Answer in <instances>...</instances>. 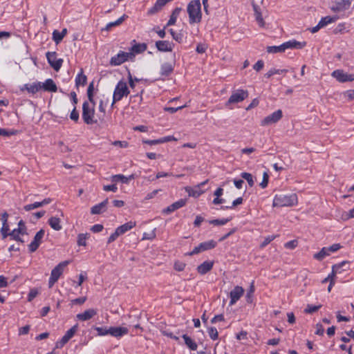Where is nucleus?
Returning <instances> with one entry per match:
<instances>
[{"label": "nucleus", "mask_w": 354, "mask_h": 354, "mask_svg": "<svg viewBox=\"0 0 354 354\" xmlns=\"http://www.w3.org/2000/svg\"><path fill=\"white\" fill-rule=\"evenodd\" d=\"M189 24H198L202 20L201 3L200 0H192L187 7Z\"/></svg>", "instance_id": "obj_1"}, {"label": "nucleus", "mask_w": 354, "mask_h": 354, "mask_svg": "<svg viewBox=\"0 0 354 354\" xmlns=\"http://www.w3.org/2000/svg\"><path fill=\"white\" fill-rule=\"evenodd\" d=\"M129 93L127 83L122 80L119 81L113 92L111 107L114 106L115 102L120 101L123 97H127Z\"/></svg>", "instance_id": "obj_2"}, {"label": "nucleus", "mask_w": 354, "mask_h": 354, "mask_svg": "<svg viewBox=\"0 0 354 354\" xmlns=\"http://www.w3.org/2000/svg\"><path fill=\"white\" fill-rule=\"evenodd\" d=\"M95 109L91 107L88 102L84 101L82 104V119L86 124H96L97 120L95 119Z\"/></svg>", "instance_id": "obj_3"}, {"label": "nucleus", "mask_w": 354, "mask_h": 354, "mask_svg": "<svg viewBox=\"0 0 354 354\" xmlns=\"http://www.w3.org/2000/svg\"><path fill=\"white\" fill-rule=\"evenodd\" d=\"M70 263V261H64L56 266L51 271L48 281V287L52 288L62 274L64 269Z\"/></svg>", "instance_id": "obj_4"}, {"label": "nucleus", "mask_w": 354, "mask_h": 354, "mask_svg": "<svg viewBox=\"0 0 354 354\" xmlns=\"http://www.w3.org/2000/svg\"><path fill=\"white\" fill-rule=\"evenodd\" d=\"M283 117V112L281 109L277 110L272 113L265 117L261 120V126H270L278 122Z\"/></svg>", "instance_id": "obj_5"}, {"label": "nucleus", "mask_w": 354, "mask_h": 354, "mask_svg": "<svg viewBox=\"0 0 354 354\" xmlns=\"http://www.w3.org/2000/svg\"><path fill=\"white\" fill-rule=\"evenodd\" d=\"M134 55L132 53L120 51L116 55L112 57L110 60L111 66H119L129 59H133Z\"/></svg>", "instance_id": "obj_6"}, {"label": "nucleus", "mask_w": 354, "mask_h": 354, "mask_svg": "<svg viewBox=\"0 0 354 354\" xmlns=\"http://www.w3.org/2000/svg\"><path fill=\"white\" fill-rule=\"evenodd\" d=\"M331 76L342 83L354 81V74H348L341 69L333 71Z\"/></svg>", "instance_id": "obj_7"}, {"label": "nucleus", "mask_w": 354, "mask_h": 354, "mask_svg": "<svg viewBox=\"0 0 354 354\" xmlns=\"http://www.w3.org/2000/svg\"><path fill=\"white\" fill-rule=\"evenodd\" d=\"M46 56L50 66L55 71H58L62 67L63 59H57L56 52H47Z\"/></svg>", "instance_id": "obj_8"}, {"label": "nucleus", "mask_w": 354, "mask_h": 354, "mask_svg": "<svg viewBox=\"0 0 354 354\" xmlns=\"http://www.w3.org/2000/svg\"><path fill=\"white\" fill-rule=\"evenodd\" d=\"M248 97V92L246 90L239 89L233 93L228 99L226 104L239 103L243 101Z\"/></svg>", "instance_id": "obj_9"}, {"label": "nucleus", "mask_w": 354, "mask_h": 354, "mask_svg": "<svg viewBox=\"0 0 354 354\" xmlns=\"http://www.w3.org/2000/svg\"><path fill=\"white\" fill-rule=\"evenodd\" d=\"M351 6V0H335L330 9L334 12H339L348 10Z\"/></svg>", "instance_id": "obj_10"}, {"label": "nucleus", "mask_w": 354, "mask_h": 354, "mask_svg": "<svg viewBox=\"0 0 354 354\" xmlns=\"http://www.w3.org/2000/svg\"><path fill=\"white\" fill-rule=\"evenodd\" d=\"M44 234L45 231L43 229H41L37 232L33 241L28 245L30 252H34L38 249L41 243V240L44 236Z\"/></svg>", "instance_id": "obj_11"}, {"label": "nucleus", "mask_w": 354, "mask_h": 354, "mask_svg": "<svg viewBox=\"0 0 354 354\" xmlns=\"http://www.w3.org/2000/svg\"><path fill=\"white\" fill-rule=\"evenodd\" d=\"M187 203V199L186 198H181L178 200L176 202H174L167 207L165 208L162 210V213L165 214H171V212H174L176 209H178L183 207H184Z\"/></svg>", "instance_id": "obj_12"}, {"label": "nucleus", "mask_w": 354, "mask_h": 354, "mask_svg": "<svg viewBox=\"0 0 354 354\" xmlns=\"http://www.w3.org/2000/svg\"><path fill=\"white\" fill-rule=\"evenodd\" d=\"M156 47L160 52H171L174 44L167 40H159L156 42Z\"/></svg>", "instance_id": "obj_13"}, {"label": "nucleus", "mask_w": 354, "mask_h": 354, "mask_svg": "<svg viewBox=\"0 0 354 354\" xmlns=\"http://www.w3.org/2000/svg\"><path fill=\"white\" fill-rule=\"evenodd\" d=\"M244 292V290L242 287L236 286L230 292V305H234L243 295Z\"/></svg>", "instance_id": "obj_14"}, {"label": "nucleus", "mask_w": 354, "mask_h": 354, "mask_svg": "<svg viewBox=\"0 0 354 354\" xmlns=\"http://www.w3.org/2000/svg\"><path fill=\"white\" fill-rule=\"evenodd\" d=\"M41 89V82H34L32 84H26L20 88L21 91H27L29 93L32 95L37 93Z\"/></svg>", "instance_id": "obj_15"}, {"label": "nucleus", "mask_w": 354, "mask_h": 354, "mask_svg": "<svg viewBox=\"0 0 354 354\" xmlns=\"http://www.w3.org/2000/svg\"><path fill=\"white\" fill-rule=\"evenodd\" d=\"M97 313V310L94 308H89L86 310L82 313H79L76 315V317L80 321H87L91 319Z\"/></svg>", "instance_id": "obj_16"}, {"label": "nucleus", "mask_w": 354, "mask_h": 354, "mask_svg": "<svg viewBox=\"0 0 354 354\" xmlns=\"http://www.w3.org/2000/svg\"><path fill=\"white\" fill-rule=\"evenodd\" d=\"M109 203L108 198H106L104 201L101 202L100 203L94 205L91 209V213L92 214H100L106 211V206Z\"/></svg>", "instance_id": "obj_17"}, {"label": "nucleus", "mask_w": 354, "mask_h": 354, "mask_svg": "<svg viewBox=\"0 0 354 354\" xmlns=\"http://www.w3.org/2000/svg\"><path fill=\"white\" fill-rule=\"evenodd\" d=\"M288 205V196L284 194H277L273 201L274 207H285Z\"/></svg>", "instance_id": "obj_18"}, {"label": "nucleus", "mask_w": 354, "mask_h": 354, "mask_svg": "<svg viewBox=\"0 0 354 354\" xmlns=\"http://www.w3.org/2000/svg\"><path fill=\"white\" fill-rule=\"evenodd\" d=\"M213 266L214 261H204L197 267V271L201 274H205L212 269Z\"/></svg>", "instance_id": "obj_19"}, {"label": "nucleus", "mask_w": 354, "mask_h": 354, "mask_svg": "<svg viewBox=\"0 0 354 354\" xmlns=\"http://www.w3.org/2000/svg\"><path fill=\"white\" fill-rule=\"evenodd\" d=\"M128 333V329L125 327H110L109 335L118 337Z\"/></svg>", "instance_id": "obj_20"}, {"label": "nucleus", "mask_w": 354, "mask_h": 354, "mask_svg": "<svg viewBox=\"0 0 354 354\" xmlns=\"http://www.w3.org/2000/svg\"><path fill=\"white\" fill-rule=\"evenodd\" d=\"M132 179H134L133 174H131L128 177L124 176L123 174H116V175H113L111 177L112 182H114V183L121 182L122 183H124V184H128L129 183V180H131Z\"/></svg>", "instance_id": "obj_21"}, {"label": "nucleus", "mask_w": 354, "mask_h": 354, "mask_svg": "<svg viewBox=\"0 0 354 354\" xmlns=\"http://www.w3.org/2000/svg\"><path fill=\"white\" fill-rule=\"evenodd\" d=\"M181 10H182V8L180 7H176V8H174L173 10L167 24H166V26H165V28H166L168 26L174 25L176 24V19L178 17Z\"/></svg>", "instance_id": "obj_22"}, {"label": "nucleus", "mask_w": 354, "mask_h": 354, "mask_svg": "<svg viewBox=\"0 0 354 354\" xmlns=\"http://www.w3.org/2000/svg\"><path fill=\"white\" fill-rule=\"evenodd\" d=\"M41 88L49 92H56L57 91V85L52 79H47L45 82L41 84Z\"/></svg>", "instance_id": "obj_23"}, {"label": "nucleus", "mask_w": 354, "mask_h": 354, "mask_svg": "<svg viewBox=\"0 0 354 354\" xmlns=\"http://www.w3.org/2000/svg\"><path fill=\"white\" fill-rule=\"evenodd\" d=\"M288 49V41L283 43L280 46H272L267 47V52L268 53H283Z\"/></svg>", "instance_id": "obj_24"}, {"label": "nucleus", "mask_w": 354, "mask_h": 354, "mask_svg": "<svg viewBox=\"0 0 354 354\" xmlns=\"http://www.w3.org/2000/svg\"><path fill=\"white\" fill-rule=\"evenodd\" d=\"M174 65L169 62H165L161 65L160 74L162 76H169L174 71Z\"/></svg>", "instance_id": "obj_25"}, {"label": "nucleus", "mask_w": 354, "mask_h": 354, "mask_svg": "<svg viewBox=\"0 0 354 354\" xmlns=\"http://www.w3.org/2000/svg\"><path fill=\"white\" fill-rule=\"evenodd\" d=\"M147 48L145 43L136 44L131 48V52L135 56V54H140L145 52Z\"/></svg>", "instance_id": "obj_26"}, {"label": "nucleus", "mask_w": 354, "mask_h": 354, "mask_svg": "<svg viewBox=\"0 0 354 354\" xmlns=\"http://www.w3.org/2000/svg\"><path fill=\"white\" fill-rule=\"evenodd\" d=\"M67 34V29L64 28L62 32H59L58 30H55L53 32V39L54 41L58 44L62 41L63 38L65 37V35Z\"/></svg>", "instance_id": "obj_27"}, {"label": "nucleus", "mask_w": 354, "mask_h": 354, "mask_svg": "<svg viewBox=\"0 0 354 354\" xmlns=\"http://www.w3.org/2000/svg\"><path fill=\"white\" fill-rule=\"evenodd\" d=\"M185 190L187 192L189 196L194 198L198 197L205 192V191L202 190L199 187H198V185L196 186L194 189L189 187H185Z\"/></svg>", "instance_id": "obj_28"}, {"label": "nucleus", "mask_w": 354, "mask_h": 354, "mask_svg": "<svg viewBox=\"0 0 354 354\" xmlns=\"http://www.w3.org/2000/svg\"><path fill=\"white\" fill-rule=\"evenodd\" d=\"M330 254L327 247H324L321 250L313 255V258L317 261H322L324 258L329 256Z\"/></svg>", "instance_id": "obj_29"}, {"label": "nucleus", "mask_w": 354, "mask_h": 354, "mask_svg": "<svg viewBox=\"0 0 354 354\" xmlns=\"http://www.w3.org/2000/svg\"><path fill=\"white\" fill-rule=\"evenodd\" d=\"M136 226V222L129 221L124 225H122L117 227L116 229L120 232V234L122 235L127 232V231L131 230L133 227Z\"/></svg>", "instance_id": "obj_30"}, {"label": "nucleus", "mask_w": 354, "mask_h": 354, "mask_svg": "<svg viewBox=\"0 0 354 354\" xmlns=\"http://www.w3.org/2000/svg\"><path fill=\"white\" fill-rule=\"evenodd\" d=\"M49 225L55 230L59 231L62 227L60 224V219L56 216H53L48 220Z\"/></svg>", "instance_id": "obj_31"}, {"label": "nucleus", "mask_w": 354, "mask_h": 354, "mask_svg": "<svg viewBox=\"0 0 354 354\" xmlns=\"http://www.w3.org/2000/svg\"><path fill=\"white\" fill-rule=\"evenodd\" d=\"M337 19H338L337 17L326 16V17H322L318 23L319 24V26H321L322 28L328 24L334 23Z\"/></svg>", "instance_id": "obj_32"}, {"label": "nucleus", "mask_w": 354, "mask_h": 354, "mask_svg": "<svg viewBox=\"0 0 354 354\" xmlns=\"http://www.w3.org/2000/svg\"><path fill=\"white\" fill-rule=\"evenodd\" d=\"M306 46V41H299L295 39L289 40V49H301Z\"/></svg>", "instance_id": "obj_33"}, {"label": "nucleus", "mask_w": 354, "mask_h": 354, "mask_svg": "<svg viewBox=\"0 0 354 354\" xmlns=\"http://www.w3.org/2000/svg\"><path fill=\"white\" fill-rule=\"evenodd\" d=\"M182 337L185 340V344L192 351L197 349V344L187 334L183 335Z\"/></svg>", "instance_id": "obj_34"}, {"label": "nucleus", "mask_w": 354, "mask_h": 354, "mask_svg": "<svg viewBox=\"0 0 354 354\" xmlns=\"http://www.w3.org/2000/svg\"><path fill=\"white\" fill-rule=\"evenodd\" d=\"M252 6H253V10L254 11L256 20L257 21V22L259 23V24L261 26H263L264 25V21L262 17L261 13L260 12V8L257 5H256L254 2H252Z\"/></svg>", "instance_id": "obj_35"}, {"label": "nucleus", "mask_w": 354, "mask_h": 354, "mask_svg": "<svg viewBox=\"0 0 354 354\" xmlns=\"http://www.w3.org/2000/svg\"><path fill=\"white\" fill-rule=\"evenodd\" d=\"M202 252L214 248L216 246V242L214 240L203 242L199 244Z\"/></svg>", "instance_id": "obj_36"}, {"label": "nucleus", "mask_w": 354, "mask_h": 354, "mask_svg": "<svg viewBox=\"0 0 354 354\" xmlns=\"http://www.w3.org/2000/svg\"><path fill=\"white\" fill-rule=\"evenodd\" d=\"M128 17L127 15H123L120 18H119L118 19H117L116 21H113V22H110L109 23L105 28H104L103 30H111L113 27L114 26H119Z\"/></svg>", "instance_id": "obj_37"}, {"label": "nucleus", "mask_w": 354, "mask_h": 354, "mask_svg": "<svg viewBox=\"0 0 354 354\" xmlns=\"http://www.w3.org/2000/svg\"><path fill=\"white\" fill-rule=\"evenodd\" d=\"M87 77L83 74L82 71L75 78V85L78 87L80 85L84 86L86 84Z\"/></svg>", "instance_id": "obj_38"}, {"label": "nucleus", "mask_w": 354, "mask_h": 354, "mask_svg": "<svg viewBox=\"0 0 354 354\" xmlns=\"http://www.w3.org/2000/svg\"><path fill=\"white\" fill-rule=\"evenodd\" d=\"M90 237V234H79L77 236V245L79 246H86V241Z\"/></svg>", "instance_id": "obj_39"}, {"label": "nucleus", "mask_w": 354, "mask_h": 354, "mask_svg": "<svg viewBox=\"0 0 354 354\" xmlns=\"http://www.w3.org/2000/svg\"><path fill=\"white\" fill-rule=\"evenodd\" d=\"M232 220V217L222 219H213L209 221V223L214 225H223Z\"/></svg>", "instance_id": "obj_40"}, {"label": "nucleus", "mask_w": 354, "mask_h": 354, "mask_svg": "<svg viewBox=\"0 0 354 354\" xmlns=\"http://www.w3.org/2000/svg\"><path fill=\"white\" fill-rule=\"evenodd\" d=\"M322 308V305H312V304H308L306 308L304 310V312L306 313L311 314L313 313L317 312Z\"/></svg>", "instance_id": "obj_41"}, {"label": "nucleus", "mask_w": 354, "mask_h": 354, "mask_svg": "<svg viewBox=\"0 0 354 354\" xmlns=\"http://www.w3.org/2000/svg\"><path fill=\"white\" fill-rule=\"evenodd\" d=\"M241 176L247 180L250 187H252L254 184V181L253 180L252 175L248 172H243L241 174Z\"/></svg>", "instance_id": "obj_42"}, {"label": "nucleus", "mask_w": 354, "mask_h": 354, "mask_svg": "<svg viewBox=\"0 0 354 354\" xmlns=\"http://www.w3.org/2000/svg\"><path fill=\"white\" fill-rule=\"evenodd\" d=\"M333 266H338V274L342 273L343 271H346L349 268V263L348 261H342L341 263L333 265Z\"/></svg>", "instance_id": "obj_43"}, {"label": "nucleus", "mask_w": 354, "mask_h": 354, "mask_svg": "<svg viewBox=\"0 0 354 354\" xmlns=\"http://www.w3.org/2000/svg\"><path fill=\"white\" fill-rule=\"evenodd\" d=\"M18 228H17V233L24 235L27 234V228L25 225V223L23 220H21L18 223Z\"/></svg>", "instance_id": "obj_44"}, {"label": "nucleus", "mask_w": 354, "mask_h": 354, "mask_svg": "<svg viewBox=\"0 0 354 354\" xmlns=\"http://www.w3.org/2000/svg\"><path fill=\"white\" fill-rule=\"evenodd\" d=\"M77 329H78V324H77L74 325L73 326H72L69 330H68L66 332V333L64 334V336H66L67 338L71 339L74 336V335L77 332Z\"/></svg>", "instance_id": "obj_45"}, {"label": "nucleus", "mask_w": 354, "mask_h": 354, "mask_svg": "<svg viewBox=\"0 0 354 354\" xmlns=\"http://www.w3.org/2000/svg\"><path fill=\"white\" fill-rule=\"evenodd\" d=\"M243 198L242 197H239L238 198H236V200H234L232 203V205L230 206H221V209H232V207H236L239 205H241L243 203Z\"/></svg>", "instance_id": "obj_46"}, {"label": "nucleus", "mask_w": 354, "mask_h": 354, "mask_svg": "<svg viewBox=\"0 0 354 354\" xmlns=\"http://www.w3.org/2000/svg\"><path fill=\"white\" fill-rule=\"evenodd\" d=\"M208 334L210 338L213 340H216L218 337V333L217 329L215 327H209L207 329Z\"/></svg>", "instance_id": "obj_47"}, {"label": "nucleus", "mask_w": 354, "mask_h": 354, "mask_svg": "<svg viewBox=\"0 0 354 354\" xmlns=\"http://www.w3.org/2000/svg\"><path fill=\"white\" fill-rule=\"evenodd\" d=\"M169 32L172 36V38L178 41V43H181L183 41V35L180 32H176L173 29L169 30Z\"/></svg>", "instance_id": "obj_48"}, {"label": "nucleus", "mask_w": 354, "mask_h": 354, "mask_svg": "<svg viewBox=\"0 0 354 354\" xmlns=\"http://www.w3.org/2000/svg\"><path fill=\"white\" fill-rule=\"evenodd\" d=\"M9 230H10V229H9V226H8V223H3L2 227L1 229V233L2 235L3 239H6L8 236H10V232H9Z\"/></svg>", "instance_id": "obj_49"}, {"label": "nucleus", "mask_w": 354, "mask_h": 354, "mask_svg": "<svg viewBox=\"0 0 354 354\" xmlns=\"http://www.w3.org/2000/svg\"><path fill=\"white\" fill-rule=\"evenodd\" d=\"M338 266H332L331 272L327 276L328 279H329L330 282L333 281H335L336 275L338 274Z\"/></svg>", "instance_id": "obj_50"}, {"label": "nucleus", "mask_w": 354, "mask_h": 354, "mask_svg": "<svg viewBox=\"0 0 354 354\" xmlns=\"http://www.w3.org/2000/svg\"><path fill=\"white\" fill-rule=\"evenodd\" d=\"M254 292V286L253 283L251 284L250 286V288L247 292L246 295V301L248 303H252V295Z\"/></svg>", "instance_id": "obj_51"}, {"label": "nucleus", "mask_w": 354, "mask_h": 354, "mask_svg": "<svg viewBox=\"0 0 354 354\" xmlns=\"http://www.w3.org/2000/svg\"><path fill=\"white\" fill-rule=\"evenodd\" d=\"M17 133V130H7L5 129H0V136H10L16 135Z\"/></svg>", "instance_id": "obj_52"}, {"label": "nucleus", "mask_w": 354, "mask_h": 354, "mask_svg": "<svg viewBox=\"0 0 354 354\" xmlns=\"http://www.w3.org/2000/svg\"><path fill=\"white\" fill-rule=\"evenodd\" d=\"M70 118L75 122H78L80 114L76 109V106H74L73 109L71 112Z\"/></svg>", "instance_id": "obj_53"}, {"label": "nucleus", "mask_w": 354, "mask_h": 354, "mask_svg": "<svg viewBox=\"0 0 354 354\" xmlns=\"http://www.w3.org/2000/svg\"><path fill=\"white\" fill-rule=\"evenodd\" d=\"M95 330L97 332V335L100 336L109 334V328L104 327H95Z\"/></svg>", "instance_id": "obj_54"}, {"label": "nucleus", "mask_w": 354, "mask_h": 354, "mask_svg": "<svg viewBox=\"0 0 354 354\" xmlns=\"http://www.w3.org/2000/svg\"><path fill=\"white\" fill-rule=\"evenodd\" d=\"M41 207V203L40 202H35L32 204H29V205H26L24 207V209L26 210V211H30L33 209H36V208H38V207Z\"/></svg>", "instance_id": "obj_55"}, {"label": "nucleus", "mask_w": 354, "mask_h": 354, "mask_svg": "<svg viewBox=\"0 0 354 354\" xmlns=\"http://www.w3.org/2000/svg\"><path fill=\"white\" fill-rule=\"evenodd\" d=\"M269 180V176L267 172H264L263 175V180L261 183H260V186L263 189L266 188L268 186Z\"/></svg>", "instance_id": "obj_56"}, {"label": "nucleus", "mask_w": 354, "mask_h": 354, "mask_svg": "<svg viewBox=\"0 0 354 354\" xmlns=\"http://www.w3.org/2000/svg\"><path fill=\"white\" fill-rule=\"evenodd\" d=\"M298 198L296 194L289 195V207L294 206L297 204Z\"/></svg>", "instance_id": "obj_57"}, {"label": "nucleus", "mask_w": 354, "mask_h": 354, "mask_svg": "<svg viewBox=\"0 0 354 354\" xmlns=\"http://www.w3.org/2000/svg\"><path fill=\"white\" fill-rule=\"evenodd\" d=\"M185 106H186L185 105L180 106H178V107L166 106V107H165L164 110L165 111H167V112L170 113H174L177 111L183 109Z\"/></svg>", "instance_id": "obj_58"}, {"label": "nucleus", "mask_w": 354, "mask_h": 354, "mask_svg": "<svg viewBox=\"0 0 354 354\" xmlns=\"http://www.w3.org/2000/svg\"><path fill=\"white\" fill-rule=\"evenodd\" d=\"M38 295V291L37 289L33 288L31 289L28 295V301H31L32 299H34L37 295Z\"/></svg>", "instance_id": "obj_59"}, {"label": "nucleus", "mask_w": 354, "mask_h": 354, "mask_svg": "<svg viewBox=\"0 0 354 354\" xmlns=\"http://www.w3.org/2000/svg\"><path fill=\"white\" fill-rule=\"evenodd\" d=\"M121 234H120V232L116 229L115 231L113 234H111V236H109V238L108 239V241H107V243L110 244L111 243L113 242Z\"/></svg>", "instance_id": "obj_60"}, {"label": "nucleus", "mask_w": 354, "mask_h": 354, "mask_svg": "<svg viewBox=\"0 0 354 354\" xmlns=\"http://www.w3.org/2000/svg\"><path fill=\"white\" fill-rule=\"evenodd\" d=\"M330 254L333 252H335L342 248V245L339 243H334L330 247H327Z\"/></svg>", "instance_id": "obj_61"}, {"label": "nucleus", "mask_w": 354, "mask_h": 354, "mask_svg": "<svg viewBox=\"0 0 354 354\" xmlns=\"http://www.w3.org/2000/svg\"><path fill=\"white\" fill-rule=\"evenodd\" d=\"M315 333L317 335L322 336L324 333V328L321 324H316V330Z\"/></svg>", "instance_id": "obj_62"}, {"label": "nucleus", "mask_w": 354, "mask_h": 354, "mask_svg": "<svg viewBox=\"0 0 354 354\" xmlns=\"http://www.w3.org/2000/svg\"><path fill=\"white\" fill-rule=\"evenodd\" d=\"M274 236H269L265 238L263 241L261 243L260 248H263L267 245H268L272 240H274Z\"/></svg>", "instance_id": "obj_63"}, {"label": "nucleus", "mask_w": 354, "mask_h": 354, "mask_svg": "<svg viewBox=\"0 0 354 354\" xmlns=\"http://www.w3.org/2000/svg\"><path fill=\"white\" fill-rule=\"evenodd\" d=\"M185 263L180 261L175 262L174 269L177 271H183L185 269Z\"/></svg>", "instance_id": "obj_64"}]
</instances>
